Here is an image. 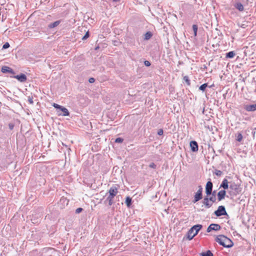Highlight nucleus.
<instances>
[{
  "instance_id": "f257e3e1",
  "label": "nucleus",
  "mask_w": 256,
  "mask_h": 256,
  "mask_svg": "<svg viewBox=\"0 0 256 256\" xmlns=\"http://www.w3.org/2000/svg\"><path fill=\"white\" fill-rule=\"evenodd\" d=\"M215 240L220 245L225 248H230L234 246L232 241L224 235H219L216 236Z\"/></svg>"
},
{
  "instance_id": "f03ea898",
  "label": "nucleus",
  "mask_w": 256,
  "mask_h": 256,
  "mask_svg": "<svg viewBox=\"0 0 256 256\" xmlns=\"http://www.w3.org/2000/svg\"><path fill=\"white\" fill-rule=\"evenodd\" d=\"M118 193V189L116 186H112L108 190V196L104 200V204L108 202V206H111L114 204V198Z\"/></svg>"
},
{
  "instance_id": "7ed1b4c3",
  "label": "nucleus",
  "mask_w": 256,
  "mask_h": 256,
  "mask_svg": "<svg viewBox=\"0 0 256 256\" xmlns=\"http://www.w3.org/2000/svg\"><path fill=\"white\" fill-rule=\"evenodd\" d=\"M202 228V225L200 224L192 226L187 232V238L189 240H192L198 234Z\"/></svg>"
},
{
  "instance_id": "20e7f679",
  "label": "nucleus",
  "mask_w": 256,
  "mask_h": 256,
  "mask_svg": "<svg viewBox=\"0 0 256 256\" xmlns=\"http://www.w3.org/2000/svg\"><path fill=\"white\" fill-rule=\"evenodd\" d=\"M214 214L218 217H220L222 216H228L226 208L224 206H219L218 210L214 211Z\"/></svg>"
},
{
  "instance_id": "39448f33",
  "label": "nucleus",
  "mask_w": 256,
  "mask_h": 256,
  "mask_svg": "<svg viewBox=\"0 0 256 256\" xmlns=\"http://www.w3.org/2000/svg\"><path fill=\"white\" fill-rule=\"evenodd\" d=\"M230 188L234 192V194L235 195L239 194L241 191L240 185L236 184L234 182H230Z\"/></svg>"
},
{
  "instance_id": "423d86ee",
  "label": "nucleus",
  "mask_w": 256,
  "mask_h": 256,
  "mask_svg": "<svg viewBox=\"0 0 256 256\" xmlns=\"http://www.w3.org/2000/svg\"><path fill=\"white\" fill-rule=\"evenodd\" d=\"M213 184L210 180L208 181L206 186V193L207 196H210L212 194Z\"/></svg>"
},
{
  "instance_id": "0eeeda50",
  "label": "nucleus",
  "mask_w": 256,
  "mask_h": 256,
  "mask_svg": "<svg viewBox=\"0 0 256 256\" xmlns=\"http://www.w3.org/2000/svg\"><path fill=\"white\" fill-rule=\"evenodd\" d=\"M221 226L218 224H212L207 228L206 232H210L212 230L218 231L220 230Z\"/></svg>"
},
{
  "instance_id": "6e6552de",
  "label": "nucleus",
  "mask_w": 256,
  "mask_h": 256,
  "mask_svg": "<svg viewBox=\"0 0 256 256\" xmlns=\"http://www.w3.org/2000/svg\"><path fill=\"white\" fill-rule=\"evenodd\" d=\"M57 114L58 116H68L70 115V112L66 108L62 106H61V108H60L58 110Z\"/></svg>"
},
{
  "instance_id": "1a4fd4ad",
  "label": "nucleus",
  "mask_w": 256,
  "mask_h": 256,
  "mask_svg": "<svg viewBox=\"0 0 256 256\" xmlns=\"http://www.w3.org/2000/svg\"><path fill=\"white\" fill-rule=\"evenodd\" d=\"M10 77L15 78L17 79L19 82H25L27 80V78H26V74H22V73L19 75L10 76Z\"/></svg>"
},
{
  "instance_id": "9d476101",
  "label": "nucleus",
  "mask_w": 256,
  "mask_h": 256,
  "mask_svg": "<svg viewBox=\"0 0 256 256\" xmlns=\"http://www.w3.org/2000/svg\"><path fill=\"white\" fill-rule=\"evenodd\" d=\"M244 109L248 112H254L256 111V104H246L244 106Z\"/></svg>"
},
{
  "instance_id": "9b49d317",
  "label": "nucleus",
  "mask_w": 256,
  "mask_h": 256,
  "mask_svg": "<svg viewBox=\"0 0 256 256\" xmlns=\"http://www.w3.org/2000/svg\"><path fill=\"white\" fill-rule=\"evenodd\" d=\"M1 71L2 73L4 74L10 73L12 74H15V72L12 68L7 66H3L2 68Z\"/></svg>"
},
{
  "instance_id": "f8f14e48",
  "label": "nucleus",
  "mask_w": 256,
  "mask_h": 256,
  "mask_svg": "<svg viewBox=\"0 0 256 256\" xmlns=\"http://www.w3.org/2000/svg\"><path fill=\"white\" fill-rule=\"evenodd\" d=\"M190 147L192 152H196L198 150V144L196 141H191L190 142Z\"/></svg>"
},
{
  "instance_id": "ddd939ff",
  "label": "nucleus",
  "mask_w": 256,
  "mask_h": 256,
  "mask_svg": "<svg viewBox=\"0 0 256 256\" xmlns=\"http://www.w3.org/2000/svg\"><path fill=\"white\" fill-rule=\"evenodd\" d=\"M226 194V192L225 190H220L218 193V201H221L224 198V197Z\"/></svg>"
},
{
  "instance_id": "4468645a",
  "label": "nucleus",
  "mask_w": 256,
  "mask_h": 256,
  "mask_svg": "<svg viewBox=\"0 0 256 256\" xmlns=\"http://www.w3.org/2000/svg\"><path fill=\"white\" fill-rule=\"evenodd\" d=\"M208 196H205L202 201L203 204L208 208H210L212 206V203L210 202V200L208 199Z\"/></svg>"
},
{
  "instance_id": "2eb2a0df",
  "label": "nucleus",
  "mask_w": 256,
  "mask_h": 256,
  "mask_svg": "<svg viewBox=\"0 0 256 256\" xmlns=\"http://www.w3.org/2000/svg\"><path fill=\"white\" fill-rule=\"evenodd\" d=\"M228 182L226 178H224L220 185V188H223L224 190H226L228 188Z\"/></svg>"
},
{
  "instance_id": "dca6fc26",
  "label": "nucleus",
  "mask_w": 256,
  "mask_h": 256,
  "mask_svg": "<svg viewBox=\"0 0 256 256\" xmlns=\"http://www.w3.org/2000/svg\"><path fill=\"white\" fill-rule=\"evenodd\" d=\"M234 8L238 10L240 12H242L244 10V7L243 4L240 2H237L234 4Z\"/></svg>"
},
{
  "instance_id": "f3484780",
  "label": "nucleus",
  "mask_w": 256,
  "mask_h": 256,
  "mask_svg": "<svg viewBox=\"0 0 256 256\" xmlns=\"http://www.w3.org/2000/svg\"><path fill=\"white\" fill-rule=\"evenodd\" d=\"M202 194H200L199 193H196V192L195 195H194V198L192 200V202L194 203H196L197 202H198L201 199H202Z\"/></svg>"
},
{
  "instance_id": "a211bd4d",
  "label": "nucleus",
  "mask_w": 256,
  "mask_h": 256,
  "mask_svg": "<svg viewBox=\"0 0 256 256\" xmlns=\"http://www.w3.org/2000/svg\"><path fill=\"white\" fill-rule=\"evenodd\" d=\"M60 23V20H57L54 22L50 23L48 25V28L52 29L53 28L58 26Z\"/></svg>"
},
{
  "instance_id": "6ab92c4d",
  "label": "nucleus",
  "mask_w": 256,
  "mask_h": 256,
  "mask_svg": "<svg viewBox=\"0 0 256 256\" xmlns=\"http://www.w3.org/2000/svg\"><path fill=\"white\" fill-rule=\"evenodd\" d=\"M152 36V34L151 32H147L144 34V40H149Z\"/></svg>"
},
{
  "instance_id": "aec40b11",
  "label": "nucleus",
  "mask_w": 256,
  "mask_h": 256,
  "mask_svg": "<svg viewBox=\"0 0 256 256\" xmlns=\"http://www.w3.org/2000/svg\"><path fill=\"white\" fill-rule=\"evenodd\" d=\"M125 202H126V204L128 208H130L132 204V198H130V196H127L126 198Z\"/></svg>"
},
{
  "instance_id": "412c9836",
  "label": "nucleus",
  "mask_w": 256,
  "mask_h": 256,
  "mask_svg": "<svg viewBox=\"0 0 256 256\" xmlns=\"http://www.w3.org/2000/svg\"><path fill=\"white\" fill-rule=\"evenodd\" d=\"M200 255L201 256H214L213 254L210 250H207L206 252H202L200 253Z\"/></svg>"
},
{
  "instance_id": "4be33fe9",
  "label": "nucleus",
  "mask_w": 256,
  "mask_h": 256,
  "mask_svg": "<svg viewBox=\"0 0 256 256\" xmlns=\"http://www.w3.org/2000/svg\"><path fill=\"white\" fill-rule=\"evenodd\" d=\"M236 55L235 52L234 51H230L226 54V58H233Z\"/></svg>"
},
{
  "instance_id": "5701e85b",
  "label": "nucleus",
  "mask_w": 256,
  "mask_h": 256,
  "mask_svg": "<svg viewBox=\"0 0 256 256\" xmlns=\"http://www.w3.org/2000/svg\"><path fill=\"white\" fill-rule=\"evenodd\" d=\"M236 140L238 142H241L243 138V136L240 132H238L236 135Z\"/></svg>"
},
{
  "instance_id": "b1692460",
  "label": "nucleus",
  "mask_w": 256,
  "mask_h": 256,
  "mask_svg": "<svg viewBox=\"0 0 256 256\" xmlns=\"http://www.w3.org/2000/svg\"><path fill=\"white\" fill-rule=\"evenodd\" d=\"M208 86V84L206 83H205V84H202V85H201L200 87H199V90H202V92H204L206 88Z\"/></svg>"
},
{
  "instance_id": "393cba45",
  "label": "nucleus",
  "mask_w": 256,
  "mask_h": 256,
  "mask_svg": "<svg viewBox=\"0 0 256 256\" xmlns=\"http://www.w3.org/2000/svg\"><path fill=\"white\" fill-rule=\"evenodd\" d=\"M183 79H184V80L186 83V84L188 86H190V80L189 79V78L188 76H184V77Z\"/></svg>"
},
{
  "instance_id": "a878e982",
  "label": "nucleus",
  "mask_w": 256,
  "mask_h": 256,
  "mask_svg": "<svg viewBox=\"0 0 256 256\" xmlns=\"http://www.w3.org/2000/svg\"><path fill=\"white\" fill-rule=\"evenodd\" d=\"M198 26L196 24H193L192 25V30H194V36H196L197 35V31H198Z\"/></svg>"
},
{
  "instance_id": "bb28decb",
  "label": "nucleus",
  "mask_w": 256,
  "mask_h": 256,
  "mask_svg": "<svg viewBox=\"0 0 256 256\" xmlns=\"http://www.w3.org/2000/svg\"><path fill=\"white\" fill-rule=\"evenodd\" d=\"M214 174L218 176H220L222 174V172L220 170H216Z\"/></svg>"
},
{
  "instance_id": "cd10ccee",
  "label": "nucleus",
  "mask_w": 256,
  "mask_h": 256,
  "mask_svg": "<svg viewBox=\"0 0 256 256\" xmlns=\"http://www.w3.org/2000/svg\"><path fill=\"white\" fill-rule=\"evenodd\" d=\"M52 106L56 109V112H58V110L60 108H61V106H60L57 104H56V103H54L52 104Z\"/></svg>"
},
{
  "instance_id": "c85d7f7f",
  "label": "nucleus",
  "mask_w": 256,
  "mask_h": 256,
  "mask_svg": "<svg viewBox=\"0 0 256 256\" xmlns=\"http://www.w3.org/2000/svg\"><path fill=\"white\" fill-rule=\"evenodd\" d=\"M208 199L210 200V201L212 202V204L213 202H215L216 201V196H210V198H208Z\"/></svg>"
},
{
  "instance_id": "c756f323",
  "label": "nucleus",
  "mask_w": 256,
  "mask_h": 256,
  "mask_svg": "<svg viewBox=\"0 0 256 256\" xmlns=\"http://www.w3.org/2000/svg\"><path fill=\"white\" fill-rule=\"evenodd\" d=\"M90 36V34L88 32H87L84 36L82 38V40H85L87 39Z\"/></svg>"
},
{
  "instance_id": "7c9ffc66",
  "label": "nucleus",
  "mask_w": 256,
  "mask_h": 256,
  "mask_svg": "<svg viewBox=\"0 0 256 256\" xmlns=\"http://www.w3.org/2000/svg\"><path fill=\"white\" fill-rule=\"evenodd\" d=\"M10 45L8 42H6L2 46V49H6L10 47Z\"/></svg>"
},
{
  "instance_id": "2f4dec72",
  "label": "nucleus",
  "mask_w": 256,
  "mask_h": 256,
  "mask_svg": "<svg viewBox=\"0 0 256 256\" xmlns=\"http://www.w3.org/2000/svg\"><path fill=\"white\" fill-rule=\"evenodd\" d=\"M149 167L150 168H154V169H155L156 168V164L154 163V162H151L150 164H149Z\"/></svg>"
},
{
  "instance_id": "473e14b6",
  "label": "nucleus",
  "mask_w": 256,
  "mask_h": 256,
  "mask_svg": "<svg viewBox=\"0 0 256 256\" xmlns=\"http://www.w3.org/2000/svg\"><path fill=\"white\" fill-rule=\"evenodd\" d=\"M123 142V139L120 138H116L115 140V142L117 143H121Z\"/></svg>"
},
{
  "instance_id": "72a5a7b5",
  "label": "nucleus",
  "mask_w": 256,
  "mask_h": 256,
  "mask_svg": "<svg viewBox=\"0 0 256 256\" xmlns=\"http://www.w3.org/2000/svg\"><path fill=\"white\" fill-rule=\"evenodd\" d=\"M196 193H199L200 194H202V188L201 186H198V190L197 191Z\"/></svg>"
},
{
  "instance_id": "f704fd0d",
  "label": "nucleus",
  "mask_w": 256,
  "mask_h": 256,
  "mask_svg": "<svg viewBox=\"0 0 256 256\" xmlns=\"http://www.w3.org/2000/svg\"><path fill=\"white\" fill-rule=\"evenodd\" d=\"M28 101L30 104H34L33 98L32 96H28Z\"/></svg>"
},
{
  "instance_id": "c9c22d12",
  "label": "nucleus",
  "mask_w": 256,
  "mask_h": 256,
  "mask_svg": "<svg viewBox=\"0 0 256 256\" xmlns=\"http://www.w3.org/2000/svg\"><path fill=\"white\" fill-rule=\"evenodd\" d=\"M14 126V124L13 123H10L8 124V128L10 130H12Z\"/></svg>"
},
{
  "instance_id": "e433bc0d",
  "label": "nucleus",
  "mask_w": 256,
  "mask_h": 256,
  "mask_svg": "<svg viewBox=\"0 0 256 256\" xmlns=\"http://www.w3.org/2000/svg\"><path fill=\"white\" fill-rule=\"evenodd\" d=\"M144 64L146 66H150V62L148 60H144Z\"/></svg>"
},
{
  "instance_id": "4c0bfd02",
  "label": "nucleus",
  "mask_w": 256,
  "mask_h": 256,
  "mask_svg": "<svg viewBox=\"0 0 256 256\" xmlns=\"http://www.w3.org/2000/svg\"><path fill=\"white\" fill-rule=\"evenodd\" d=\"M82 210H83V209L82 208H78L76 210V214H79L80 212H82Z\"/></svg>"
},
{
  "instance_id": "58836bf2",
  "label": "nucleus",
  "mask_w": 256,
  "mask_h": 256,
  "mask_svg": "<svg viewBox=\"0 0 256 256\" xmlns=\"http://www.w3.org/2000/svg\"><path fill=\"white\" fill-rule=\"evenodd\" d=\"M163 133H164V131H163V130L162 129H160L158 130V134L159 135V136H162L163 134Z\"/></svg>"
},
{
  "instance_id": "ea45409f",
  "label": "nucleus",
  "mask_w": 256,
  "mask_h": 256,
  "mask_svg": "<svg viewBox=\"0 0 256 256\" xmlns=\"http://www.w3.org/2000/svg\"><path fill=\"white\" fill-rule=\"evenodd\" d=\"M95 81V79L94 78H90L88 80V82L90 83H94Z\"/></svg>"
},
{
  "instance_id": "a19ab883",
  "label": "nucleus",
  "mask_w": 256,
  "mask_h": 256,
  "mask_svg": "<svg viewBox=\"0 0 256 256\" xmlns=\"http://www.w3.org/2000/svg\"><path fill=\"white\" fill-rule=\"evenodd\" d=\"M216 192L214 190V191L213 192H212V194H212V196H216Z\"/></svg>"
},
{
  "instance_id": "79ce46f5",
  "label": "nucleus",
  "mask_w": 256,
  "mask_h": 256,
  "mask_svg": "<svg viewBox=\"0 0 256 256\" xmlns=\"http://www.w3.org/2000/svg\"><path fill=\"white\" fill-rule=\"evenodd\" d=\"M120 0H114V2H120Z\"/></svg>"
},
{
  "instance_id": "37998d69",
  "label": "nucleus",
  "mask_w": 256,
  "mask_h": 256,
  "mask_svg": "<svg viewBox=\"0 0 256 256\" xmlns=\"http://www.w3.org/2000/svg\"><path fill=\"white\" fill-rule=\"evenodd\" d=\"M98 48H99V47H98V46H97V47H96V48H95V49H96V50H98Z\"/></svg>"
}]
</instances>
